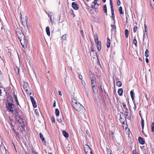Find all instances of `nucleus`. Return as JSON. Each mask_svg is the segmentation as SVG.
Segmentation results:
<instances>
[{
  "label": "nucleus",
  "instance_id": "1",
  "mask_svg": "<svg viewBox=\"0 0 154 154\" xmlns=\"http://www.w3.org/2000/svg\"><path fill=\"white\" fill-rule=\"evenodd\" d=\"M16 35L23 48H25L26 47L27 42L25 35L22 32V30L20 29H17L16 30Z\"/></svg>",
  "mask_w": 154,
  "mask_h": 154
},
{
  "label": "nucleus",
  "instance_id": "2",
  "mask_svg": "<svg viewBox=\"0 0 154 154\" xmlns=\"http://www.w3.org/2000/svg\"><path fill=\"white\" fill-rule=\"evenodd\" d=\"M72 105L73 108L80 113L85 111L84 108L75 99L72 100Z\"/></svg>",
  "mask_w": 154,
  "mask_h": 154
},
{
  "label": "nucleus",
  "instance_id": "3",
  "mask_svg": "<svg viewBox=\"0 0 154 154\" xmlns=\"http://www.w3.org/2000/svg\"><path fill=\"white\" fill-rule=\"evenodd\" d=\"M16 121L20 124V125L23 129H24L25 125L24 124L23 119L21 118L20 114L17 115L16 116Z\"/></svg>",
  "mask_w": 154,
  "mask_h": 154
},
{
  "label": "nucleus",
  "instance_id": "4",
  "mask_svg": "<svg viewBox=\"0 0 154 154\" xmlns=\"http://www.w3.org/2000/svg\"><path fill=\"white\" fill-rule=\"evenodd\" d=\"M7 107L8 110L12 112H13L15 109L14 105L10 102H8L7 105Z\"/></svg>",
  "mask_w": 154,
  "mask_h": 154
},
{
  "label": "nucleus",
  "instance_id": "5",
  "mask_svg": "<svg viewBox=\"0 0 154 154\" xmlns=\"http://www.w3.org/2000/svg\"><path fill=\"white\" fill-rule=\"evenodd\" d=\"M23 88L24 90L27 94L29 95L31 94V93L30 91V89L29 88L28 84L27 83H24L23 85Z\"/></svg>",
  "mask_w": 154,
  "mask_h": 154
},
{
  "label": "nucleus",
  "instance_id": "6",
  "mask_svg": "<svg viewBox=\"0 0 154 154\" xmlns=\"http://www.w3.org/2000/svg\"><path fill=\"white\" fill-rule=\"evenodd\" d=\"M84 149L86 154H93L89 146L88 145H86L84 147Z\"/></svg>",
  "mask_w": 154,
  "mask_h": 154
},
{
  "label": "nucleus",
  "instance_id": "7",
  "mask_svg": "<svg viewBox=\"0 0 154 154\" xmlns=\"http://www.w3.org/2000/svg\"><path fill=\"white\" fill-rule=\"evenodd\" d=\"M30 98L33 107L35 108L36 107V102L34 100V98L32 96L30 97Z\"/></svg>",
  "mask_w": 154,
  "mask_h": 154
},
{
  "label": "nucleus",
  "instance_id": "8",
  "mask_svg": "<svg viewBox=\"0 0 154 154\" xmlns=\"http://www.w3.org/2000/svg\"><path fill=\"white\" fill-rule=\"evenodd\" d=\"M72 6L74 9L77 10L78 9V5L75 2H73L72 4Z\"/></svg>",
  "mask_w": 154,
  "mask_h": 154
},
{
  "label": "nucleus",
  "instance_id": "9",
  "mask_svg": "<svg viewBox=\"0 0 154 154\" xmlns=\"http://www.w3.org/2000/svg\"><path fill=\"white\" fill-rule=\"evenodd\" d=\"M39 136L41 139L42 140V142L43 143L44 145L46 146V142L44 138L43 137V135L41 133H40L39 134Z\"/></svg>",
  "mask_w": 154,
  "mask_h": 154
},
{
  "label": "nucleus",
  "instance_id": "10",
  "mask_svg": "<svg viewBox=\"0 0 154 154\" xmlns=\"http://www.w3.org/2000/svg\"><path fill=\"white\" fill-rule=\"evenodd\" d=\"M114 132L111 131H110L109 133L110 139L112 140H114V138H115L114 135Z\"/></svg>",
  "mask_w": 154,
  "mask_h": 154
},
{
  "label": "nucleus",
  "instance_id": "11",
  "mask_svg": "<svg viewBox=\"0 0 154 154\" xmlns=\"http://www.w3.org/2000/svg\"><path fill=\"white\" fill-rule=\"evenodd\" d=\"M144 33L143 34V37H145V34H146V37L147 36V33L148 31V29L147 28V26L145 23L144 25Z\"/></svg>",
  "mask_w": 154,
  "mask_h": 154
},
{
  "label": "nucleus",
  "instance_id": "12",
  "mask_svg": "<svg viewBox=\"0 0 154 154\" xmlns=\"http://www.w3.org/2000/svg\"><path fill=\"white\" fill-rule=\"evenodd\" d=\"M138 140L140 144H143L144 143L145 141L142 137H139Z\"/></svg>",
  "mask_w": 154,
  "mask_h": 154
},
{
  "label": "nucleus",
  "instance_id": "13",
  "mask_svg": "<svg viewBox=\"0 0 154 154\" xmlns=\"http://www.w3.org/2000/svg\"><path fill=\"white\" fill-rule=\"evenodd\" d=\"M111 14H112V19L113 20H114V9L113 8V7L112 6H111Z\"/></svg>",
  "mask_w": 154,
  "mask_h": 154
},
{
  "label": "nucleus",
  "instance_id": "14",
  "mask_svg": "<svg viewBox=\"0 0 154 154\" xmlns=\"http://www.w3.org/2000/svg\"><path fill=\"white\" fill-rule=\"evenodd\" d=\"M46 31L47 35L49 36L50 35V28L48 26L46 27Z\"/></svg>",
  "mask_w": 154,
  "mask_h": 154
},
{
  "label": "nucleus",
  "instance_id": "15",
  "mask_svg": "<svg viewBox=\"0 0 154 154\" xmlns=\"http://www.w3.org/2000/svg\"><path fill=\"white\" fill-rule=\"evenodd\" d=\"M62 133L63 135L66 137V138H68L69 136L68 133L66 132L65 131H62Z\"/></svg>",
  "mask_w": 154,
  "mask_h": 154
},
{
  "label": "nucleus",
  "instance_id": "16",
  "mask_svg": "<svg viewBox=\"0 0 154 154\" xmlns=\"http://www.w3.org/2000/svg\"><path fill=\"white\" fill-rule=\"evenodd\" d=\"M94 41L97 44L99 43H100L99 41L98 38V36L97 35H94Z\"/></svg>",
  "mask_w": 154,
  "mask_h": 154
},
{
  "label": "nucleus",
  "instance_id": "17",
  "mask_svg": "<svg viewBox=\"0 0 154 154\" xmlns=\"http://www.w3.org/2000/svg\"><path fill=\"white\" fill-rule=\"evenodd\" d=\"M123 92V90L122 88H120L118 89V93L119 95L122 96V95Z\"/></svg>",
  "mask_w": 154,
  "mask_h": 154
},
{
  "label": "nucleus",
  "instance_id": "18",
  "mask_svg": "<svg viewBox=\"0 0 154 154\" xmlns=\"http://www.w3.org/2000/svg\"><path fill=\"white\" fill-rule=\"evenodd\" d=\"M97 49L98 51H100L101 49V42H100L97 44Z\"/></svg>",
  "mask_w": 154,
  "mask_h": 154
},
{
  "label": "nucleus",
  "instance_id": "19",
  "mask_svg": "<svg viewBox=\"0 0 154 154\" xmlns=\"http://www.w3.org/2000/svg\"><path fill=\"white\" fill-rule=\"evenodd\" d=\"M103 9L104 11V12L106 14V15H107V9L106 8V5H103Z\"/></svg>",
  "mask_w": 154,
  "mask_h": 154
},
{
  "label": "nucleus",
  "instance_id": "20",
  "mask_svg": "<svg viewBox=\"0 0 154 154\" xmlns=\"http://www.w3.org/2000/svg\"><path fill=\"white\" fill-rule=\"evenodd\" d=\"M130 94L131 96V97L132 98V100L133 101L134 99V97H135L133 91L131 90L130 92Z\"/></svg>",
  "mask_w": 154,
  "mask_h": 154
},
{
  "label": "nucleus",
  "instance_id": "21",
  "mask_svg": "<svg viewBox=\"0 0 154 154\" xmlns=\"http://www.w3.org/2000/svg\"><path fill=\"white\" fill-rule=\"evenodd\" d=\"M110 39L108 38H107V43L106 44V46L108 48H109L110 47Z\"/></svg>",
  "mask_w": 154,
  "mask_h": 154
},
{
  "label": "nucleus",
  "instance_id": "22",
  "mask_svg": "<svg viewBox=\"0 0 154 154\" xmlns=\"http://www.w3.org/2000/svg\"><path fill=\"white\" fill-rule=\"evenodd\" d=\"M111 26L112 27L111 31H113V30H114L115 32H116V26L115 25L112 24V25H111Z\"/></svg>",
  "mask_w": 154,
  "mask_h": 154
},
{
  "label": "nucleus",
  "instance_id": "23",
  "mask_svg": "<svg viewBox=\"0 0 154 154\" xmlns=\"http://www.w3.org/2000/svg\"><path fill=\"white\" fill-rule=\"evenodd\" d=\"M122 104L123 107L127 111H128V109L126 106L125 103L124 102H123L122 103Z\"/></svg>",
  "mask_w": 154,
  "mask_h": 154
},
{
  "label": "nucleus",
  "instance_id": "24",
  "mask_svg": "<svg viewBox=\"0 0 154 154\" xmlns=\"http://www.w3.org/2000/svg\"><path fill=\"white\" fill-rule=\"evenodd\" d=\"M55 113L56 116H59V111L58 109L57 108L55 109Z\"/></svg>",
  "mask_w": 154,
  "mask_h": 154
},
{
  "label": "nucleus",
  "instance_id": "25",
  "mask_svg": "<svg viewBox=\"0 0 154 154\" xmlns=\"http://www.w3.org/2000/svg\"><path fill=\"white\" fill-rule=\"evenodd\" d=\"M129 32L127 29H126L125 30V35L126 38H128V35Z\"/></svg>",
  "mask_w": 154,
  "mask_h": 154
},
{
  "label": "nucleus",
  "instance_id": "26",
  "mask_svg": "<svg viewBox=\"0 0 154 154\" xmlns=\"http://www.w3.org/2000/svg\"><path fill=\"white\" fill-rule=\"evenodd\" d=\"M95 77L94 76H92L91 79V85H94V81L95 80Z\"/></svg>",
  "mask_w": 154,
  "mask_h": 154
},
{
  "label": "nucleus",
  "instance_id": "27",
  "mask_svg": "<svg viewBox=\"0 0 154 154\" xmlns=\"http://www.w3.org/2000/svg\"><path fill=\"white\" fill-rule=\"evenodd\" d=\"M92 86L93 87V92L95 93H96L97 92V89L95 87H94V85H92Z\"/></svg>",
  "mask_w": 154,
  "mask_h": 154
},
{
  "label": "nucleus",
  "instance_id": "28",
  "mask_svg": "<svg viewBox=\"0 0 154 154\" xmlns=\"http://www.w3.org/2000/svg\"><path fill=\"white\" fill-rule=\"evenodd\" d=\"M119 11L120 12V13L121 14H123L124 13L123 11H122V8L121 6H120L119 7Z\"/></svg>",
  "mask_w": 154,
  "mask_h": 154
},
{
  "label": "nucleus",
  "instance_id": "29",
  "mask_svg": "<svg viewBox=\"0 0 154 154\" xmlns=\"http://www.w3.org/2000/svg\"><path fill=\"white\" fill-rule=\"evenodd\" d=\"M116 85L119 87H121L122 85V83L120 81H118L116 82Z\"/></svg>",
  "mask_w": 154,
  "mask_h": 154
},
{
  "label": "nucleus",
  "instance_id": "30",
  "mask_svg": "<svg viewBox=\"0 0 154 154\" xmlns=\"http://www.w3.org/2000/svg\"><path fill=\"white\" fill-rule=\"evenodd\" d=\"M149 51L148 50L146 49L145 52V56H146V57H148L149 56L148 55Z\"/></svg>",
  "mask_w": 154,
  "mask_h": 154
},
{
  "label": "nucleus",
  "instance_id": "31",
  "mask_svg": "<svg viewBox=\"0 0 154 154\" xmlns=\"http://www.w3.org/2000/svg\"><path fill=\"white\" fill-rule=\"evenodd\" d=\"M141 123L142 128L143 129V128H144V121L143 120L142 118H141Z\"/></svg>",
  "mask_w": 154,
  "mask_h": 154
},
{
  "label": "nucleus",
  "instance_id": "32",
  "mask_svg": "<svg viewBox=\"0 0 154 154\" xmlns=\"http://www.w3.org/2000/svg\"><path fill=\"white\" fill-rule=\"evenodd\" d=\"M151 131L152 132H154V122H153L151 124Z\"/></svg>",
  "mask_w": 154,
  "mask_h": 154
},
{
  "label": "nucleus",
  "instance_id": "33",
  "mask_svg": "<svg viewBox=\"0 0 154 154\" xmlns=\"http://www.w3.org/2000/svg\"><path fill=\"white\" fill-rule=\"evenodd\" d=\"M19 68H18L17 67H16V68L15 69V72L19 74Z\"/></svg>",
  "mask_w": 154,
  "mask_h": 154
},
{
  "label": "nucleus",
  "instance_id": "34",
  "mask_svg": "<svg viewBox=\"0 0 154 154\" xmlns=\"http://www.w3.org/2000/svg\"><path fill=\"white\" fill-rule=\"evenodd\" d=\"M62 38L63 40H66V34H64L62 35Z\"/></svg>",
  "mask_w": 154,
  "mask_h": 154
},
{
  "label": "nucleus",
  "instance_id": "35",
  "mask_svg": "<svg viewBox=\"0 0 154 154\" xmlns=\"http://www.w3.org/2000/svg\"><path fill=\"white\" fill-rule=\"evenodd\" d=\"M53 14V13L51 12H48V15L49 17H50V18H51V17L52 16V14Z\"/></svg>",
  "mask_w": 154,
  "mask_h": 154
},
{
  "label": "nucleus",
  "instance_id": "36",
  "mask_svg": "<svg viewBox=\"0 0 154 154\" xmlns=\"http://www.w3.org/2000/svg\"><path fill=\"white\" fill-rule=\"evenodd\" d=\"M51 122L52 123H55V119L54 118L53 116H52L51 117Z\"/></svg>",
  "mask_w": 154,
  "mask_h": 154
},
{
  "label": "nucleus",
  "instance_id": "37",
  "mask_svg": "<svg viewBox=\"0 0 154 154\" xmlns=\"http://www.w3.org/2000/svg\"><path fill=\"white\" fill-rule=\"evenodd\" d=\"M137 29V27L136 26H134L133 28V31L134 33H135L136 32Z\"/></svg>",
  "mask_w": 154,
  "mask_h": 154
},
{
  "label": "nucleus",
  "instance_id": "38",
  "mask_svg": "<svg viewBox=\"0 0 154 154\" xmlns=\"http://www.w3.org/2000/svg\"><path fill=\"white\" fill-rule=\"evenodd\" d=\"M3 79V75L1 71L0 70V80H2Z\"/></svg>",
  "mask_w": 154,
  "mask_h": 154
},
{
  "label": "nucleus",
  "instance_id": "39",
  "mask_svg": "<svg viewBox=\"0 0 154 154\" xmlns=\"http://www.w3.org/2000/svg\"><path fill=\"white\" fill-rule=\"evenodd\" d=\"M63 118H58L57 119V120L60 123H61L62 122Z\"/></svg>",
  "mask_w": 154,
  "mask_h": 154
},
{
  "label": "nucleus",
  "instance_id": "40",
  "mask_svg": "<svg viewBox=\"0 0 154 154\" xmlns=\"http://www.w3.org/2000/svg\"><path fill=\"white\" fill-rule=\"evenodd\" d=\"M134 44L136 46L137 44V41L136 39H134L133 41Z\"/></svg>",
  "mask_w": 154,
  "mask_h": 154
},
{
  "label": "nucleus",
  "instance_id": "41",
  "mask_svg": "<svg viewBox=\"0 0 154 154\" xmlns=\"http://www.w3.org/2000/svg\"><path fill=\"white\" fill-rule=\"evenodd\" d=\"M150 2L151 5L154 6V0H150Z\"/></svg>",
  "mask_w": 154,
  "mask_h": 154
},
{
  "label": "nucleus",
  "instance_id": "42",
  "mask_svg": "<svg viewBox=\"0 0 154 154\" xmlns=\"http://www.w3.org/2000/svg\"><path fill=\"white\" fill-rule=\"evenodd\" d=\"M106 149H107V153L108 154L109 153V154H111L110 150L109 149H108L107 148Z\"/></svg>",
  "mask_w": 154,
  "mask_h": 154
},
{
  "label": "nucleus",
  "instance_id": "43",
  "mask_svg": "<svg viewBox=\"0 0 154 154\" xmlns=\"http://www.w3.org/2000/svg\"><path fill=\"white\" fill-rule=\"evenodd\" d=\"M133 154H138V153H137L136 150L134 149L133 150Z\"/></svg>",
  "mask_w": 154,
  "mask_h": 154
},
{
  "label": "nucleus",
  "instance_id": "44",
  "mask_svg": "<svg viewBox=\"0 0 154 154\" xmlns=\"http://www.w3.org/2000/svg\"><path fill=\"white\" fill-rule=\"evenodd\" d=\"M82 85L84 86V87H85V83L82 80Z\"/></svg>",
  "mask_w": 154,
  "mask_h": 154
},
{
  "label": "nucleus",
  "instance_id": "45",
  "mask_svg": "<svg viewBox=\"0 0 154 154\" xmlns=\"http://www.w3.org/2000/svg\"><path fill=\"white\" fill-rule=\"evenodd\" d=\"M15 114L16 115V116L18 114H20L18 112V111L17 110H16L15 111Z\"/></svg>",
  "mask_w": 154,
  "mask_h": 154
},
{
  "label": "nucleus",
  "instance_id": "46",
  "mask_svg": "<svg viewBox=\"0 0 154 154\" xmlns=\"http://www.w3.org/2000/svg\"><path fill=\"white\" fill-rule=\"evenodd\" d=\"M3 88L2 87H1V85H0V96L1 95V94H2V89Z\"/></svg>",
  "mask_w": 154,
  "mask_h": 154
},
{
  "label": "nucleus",
  "instance_id": "47",
  "mask_svg": "<svg viewBox=\"0 0 154 154\" xmlns=\"http://www.w3.org/2000/svg\"><path fill=\"white\" fill-rule=\"evenodd\" d=\"M14 133L16 134L17 136H18L19 135V133L18 132H16L15 130H14Z\"/></svg>",
  "mask_w": 154,
  "mask_h": 154
},
{
  "label": "nucleus",
  "instance_id": "48",
  "mask_svg": "<svg viewBox=\"0 0 154 154\" xmlns=\"http://www.w3.org/2000/svg\"><path fill=\"white\" fill-rule=\"evenodd\" d=\"M117 5L118 6L120 5V3H121V2H120V1L119 0H118L117 1Z\"/></svg>",
  "mask_w": 154,
  "mask_h": 154
},
{
  "label": "nucleus",
  "instance_id": "49",
  "mask_svg": "<svg viewBox=\"0 0 154 154\" xmlns=\"http://www.w3.org/2000/svg\"><path fill=\"white\" fill-rule=\"evenodd\" d=\"M144 96H145V98L146 99V100H148V98L147 96L146 93L144 94Z\"/></svg>",
  "mask_w": 154,
  "mask_h": 154
},
{
  "label": "nucleus",
  "instance_id": "50",
  "mask_svg": "<svg viewBox=\"0 0 154 154\" xmlns=\"http://www.w3.org/2000/svg\"><path fill=\"white\" fill-rule=\"evenodd\" d=\"M14 99L15 100V101L18 100L17 96L14 94Z\"/></svg>",
  "mask_w": 154,
  "mask_h": 154
},
{
  "label": "nucleus",
  "instance_id": "51",
  "mask_svg": "<svg viewBox=\"0 0 154 154\" xmlns=\"http://www.w3.org/2000/svg\"><path fill=\"white\" fill-rule=\"evenodd\" d=\"M84 88L85 89V92L86 93V94L88 95V91L87 90V89L85 87H84Z\"/></svg>",
  "mask_w": 154,
  "mask_h": 154
},
{
  "label": "nucleus",
  "instance_id": "52",
  "mask_svg": "<svg viewBox=\"0 0 154 154\" xmlns=\"http://www.w3.org/2000/svg\"><path fill=\"white\" fill-rule=\"evenodd\" d=\"M110 1V6H113V4H112V0H109Z\"/></svg>",
  "mask_w": 154,
  "mask_h": 154
},
{
  "label": "nucleus",
  "instance_id": "53",
  "mask_svg": "<svg viewBox=\"0 0 154 154\" xmlns=\"http://www.w3.org/2000/svg\"><path fill=\"white\" fill-rule=\"evenodd\" d=\"M81 33H82V36L83 37H84V33H83V31L82 30H81Z\"/></svg>",
  "mask_w": 154,
  "mask_h": 154
},
{
  "label": "nucleus",
  "instance_id": "54",
  "mask_svg": "<svg viewBox=\"0 0 154 154\" xmlns=\"http://www.w3.org/2000/svg\"><path fill=\"white\" fill-rule=\"evenodd\" d=\"M79 77L80 79H82V76L80 74L79 75Z\"/></svg>",
  "mask_w": 154,
  "mask_h": 154
},
{
  "label": "nucleus",
  "instance_id": "55",
  "mask_svg": "<svg viewBox=\"0 0 154 154\" xmlns=\"http://www.w3.org/2000/svg\"><path fill=\"white\" fill-rule=\"evenodd\" d=\"M86 132L87 133L88 135L90 136V134H89V131L88 130H86Z\"/></svg>",
  "mask_w": 154,
  "mask_h": 154
},
{
  "label": "nucleus",
  "instance_id": "56",
  "mask_svg": "<svg viewBox=\"0 0 154 154\" xmlns=\"http://www.w3.org/2000/svg\"><path fill=\"white\" fill-rule=\"evenodd\" d=\"M32 152L33 154H38L37 152H35L33 149H32Z\"/></svg>",
  "mask_w": 154,
  "mask_h": 154
},
{
  "label": "nucleus",
  "instance_id": "57",
  "mask_svg": "<svg viewBox=\"0 0 154 154\" xmlns=\"http://www.w3.org/2000/svg\"><path fill=\"white\" fill-rule=\"evenodd\" d=\"M25 21L26 22V24H27V22H28V18H27V17H26V19H25Z\"/></svg>",
  "mask_w": 154,
  "mask_h": 154
},
{
  "label": "nucleus",
  "instance_id": "58",
  "mask_svg": "<svg viewBox=\"0 0 154 154\" xmlns=\"http://www.w3.org/2000/svg\"><path fill=\"white\" fill-rule=\"evenodd\" d=\"M56 106V103L55 101L54 103H53V107H55Z\"/></svg>",
  "mask_w": 154,
  "mask_h": 154
},
{
  "label": "nucleus",
  "instance_id": "59",
  "mask_svg": "<svg viewBox=\"0 0 154 154\" xmlns=\"http://www.w3.org/2000/svg\"><path fill=\"white\" fill-rule=\"evenodd\" d=\"M20 20H22V15L21 14V13L20 14Z\"/></svg>",
  "mask_w": 154,
  "mask_h": 154
},
{
  "label": "nucleus",
  "instance_id": "60",
  "mask_svg": "<svg viewBox=\"0 0 154 154\" xmlns=\"http://www.w3.org/2000/svg\"><path fill=\"white\" fill-rule=\"evenodd\" d=\"M35 112L37 114V115H38V110L37 109H36L35 110Z\"/></svg>",
  "mask_w": 154,
  "mask_h": 154
},
{
  "label": "nucleus",
  "instance_id": "61",
  "mask_svg": "<svg viewBox=\"0 0 154 154\" xmlns=\"http://www.w3.org/2000/svg\"><path fill=\"white\" fill-rule=\"evenodd\" d=\"M58 93H59V95H60V96L62 95V92L60 91H58Z\"/></svg>",
  "mask_w": 154,
  "mask_h": 154
},
{
  "label": "nucleus",
  "instance_id": "62",
  "mask_svg": "<svg viewBox=\"0 0 154 154\" xmlns=\"http://www.w3.org/2000/svg\"><path fill=\"white\" fill-rule=\"evenodd\" d=\"M16 103H17V105H19V106H20V105H19V103L18 100L16 101Z\"/></svg>",
  "mask_w": 154,
  "mask_h": 154
},
{
  "label": "nucleus",
  "instance_id": "63",
  "mask_svg": "<svg viewBox=\"0 0 154 154\" xmlns=\"http://www.w3.org/2000/svg\"><path fill=\"white\" fill-rule=\"evenodd\" d=\"M92 53L93 54H94V50H93V49L91 51V54Z\"/></svg>",
  "mask_w": 154,
  "mask_h": 154
},
{
  "label": "nucleus",
  "instance_id": "64",
  "mask_svg": "<svg viewBox=\"0 0 154 154\" xmlns=\"http://www.w3.org/2000/svg\"><path fill=\"white\" fill-rule=\"evenodd\" d=\"M146 63H148L149 62V60L148 58H146Z\"/></svg>",
  "mask_w": 154,
  "mask_h": 154
}]
</instances>
